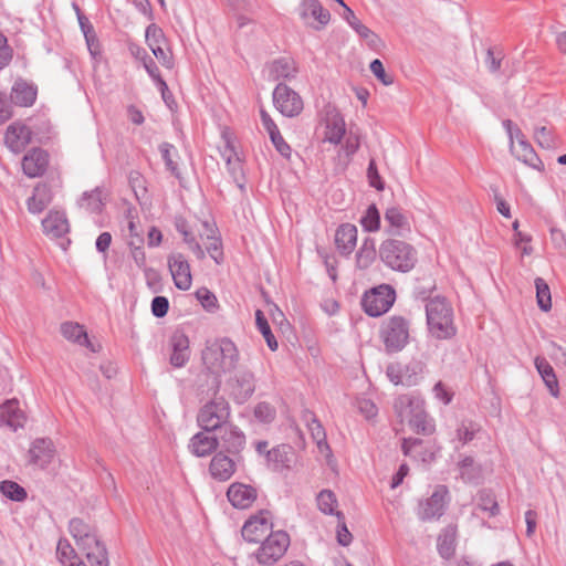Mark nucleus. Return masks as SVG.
<instances>
[{"label":"nucleus","instance_id":"38","mask_svg":"<svg viewBox=\"0 0 566 566\" xmlns=\"http://www.w3.org/2000/svg\"><path fill=\"white\" fill-rule=\"evenodd\" d=\"M316 501H317V506L322 513L328 514V515L335 514L337 516L338 521L345 520V516L342 512H339V511L335 512V506L337 505V499H336V495L334 494V492H332L331 490L321 491L316 497Z\"/></svg>","mask_w":566,"mask_h":566},{"label":"nucleus","instance_id":"26","mask_svg":"<svg viewBox=\"0 0 566 566\" xmlns=\"http://www.w3.org/2000/svg\"><path fill=\"white\" fill-rule=\"evenodd\" d=\"M24 421V412L19 408V401L17 399L7 400L0 406V426L6 424L17 430L23 427Z\"/></svg>","mask_w":566,"mask_h":566},{"label":"nucleus","instance_id":"43","mask_svg":"<svg viewBox=\"0 0 566 566\" xmlns=\"http://www.w3.org/2000/svg\"><path fill=\"white\" fill-rule=\"evenodd\" d=\"M80 206L88 212H99L104 206L102 190L97 187L90 192H84Z\"/></svg>","mask_w":566,"mask_h":566},{"label":"nucleus","instance_id":"25","mask_svg":"<svg viewBox=\"0 0 566 566\" xmlns=\"http://www.w3.org/2000/svg\"><path fill=\"white\" fill-rule=\"evenodd\" d=\"M188 448L196 457L203 458L210 455L219 448V439L203 430L190 439Z\"/></svg>","mask_w":566,"mask_h":566},{"label":"nucleus","instance_id":"17","mask_svg":"<svg viewBox=\"0 0 566 566\" xmlns=\"http://www.w3.org/2000/svg\"><path fill=\"white\" fill-rule=\"evenodd\" d=\"M229 502L235 509L244 510L250 507L258 497L254 486L241 482H233L227 491Z\"/></svg>","mask_w":566,"mask_h":566},{"label":"nucleus","instance_id":"61","mask_svg":"<svg viewBox=\"0 0 566 566\" xmlns=\"http://www.w3.org/2000/svg\"><path fill=\"white\" fill-rule=\"evenodd\" d=\"M271 142L274 145L275 149L284 157L290 158L291 156V147L282 137L280 130H274L272 135H270Z\"/></svg>","mask_w":566,"mask_h":566},{"label":"nucleus","instance_id":"9","mask_svg":"<svg viewBox=\"0 0 566 566\" xmlns=\"http://www.w3.org/2000/svg\"><path fill=\"white\" fill-rule=\"evenodd\" d=\"M276 109L286 117H295L303 111L302 97L284 83H279L273 91Z\"/></svg>","mask_w":566,"mask_h":566},{"label":"nucleus","instance_id":"6","mask_svg":"<svg viewBox=\"0 0 566 566\" xmlns=\"http://www.w3.org/2000/svg\"><path fill=\"white\" fill-rule=\"evenodd\" d=\"M230 405L222 396L214 395V398L205 403L197 416L198 426L207 431L213 432L229 424Z\"/></svg>","mask_w":566,"mask_h":566},{"label":"nucleus","instance_id":"34","mask_svg":"<svg viewBox=\"0 0 566 566\" xmlns=\"http://www.w3.org/2000/svg\"><path fill=\"white\" fill-rule=\"evenodd\" d=\"M455 528L447 526L442 530L437 539V547L440 556L450 559L455 553Z\"/></svg>","mask_w":566,"mask_h":566},{"label":"nucleus","instance_id":"15","mask_svg":"<svg viewBox=\"0 0 566 566\" xmlns=\"http://www.w3.org/2000/svg\"><path fill=\"white\" fill-rule=\"evenodd\" d=\"M168 268L177 289L187 291L191 286V273L188 260L182 253L176 252L168 256Z\"/></svg>","mask_w":566,"mask_h":566},{"label":"nucleus","instance_id":"10","mask_svg":"<svg viewBox=\"0 0 566 566\" xmlns=\"http://www.w3.org/2000/svg\"><path fill=\"white\" fill-rule=\"evenodd\" d=\"M230 396L237 403H244L255 391V377L249 369H241L227 380Z\"/></svg>","mask_w":566,"mask_h":566},{"label":"nucleus","instance_id":"52","mask_svg":"<svg viewBox=\"0 0 566 566\" xmlns=\"http://www.w3.org/2000/svg\"><path fill=\"white\" fill-rule=\"evenodd\" d=\"M145 36L149 49H154L156 45H163L166 42L163 30L155 23L147 27Z\"/></svg>","mask_w":566,"mask_h":566},{"label":"nucleus","instance_id":"5","mask_svg":"<svg viewBox=\"0 0 566 566\" xmlns=\"http://www.w3.org/2000/svg\"><path fill=\"white\" fill-rule=\"evenodd\" d=\"M379 337L388 354L401 352L410 342L411 323L402 315H391L381 322Z\"/></svg>","mask_w":566,"mask_h":566},{"label":"nucleus","instance_id":"32","mask_svg":"<svg viewBox=\"0 0 566 566\" xmlns=\"http://www.w3.org/2000/svg\"><path fill=\"white\" fill-rule=\"evenodd\" d=\"M302 420L306 423L312 438L316 442L318 449L323 451V449H329L326 440L325 430L316 418L315 413L308 409L303 410Z\"/></svg>","mask_w":566,"mask_h":566},{"label":"nucleus","instance_id":"62","mask_svg":"<svg viewBox=\"0 0 566 566\" xmlns=\"http://www.w3.org/2000/svg\"><path fill=\"white\" fill-rule=\"evenodd\" d=\"M156 59L161 63L163 66L167 69L174 67V60L170 50H166L163 45H156V48L150 49Z\"/></svg>","mask_w":566,"mask_h":566},{"label":"nucleus","instance_id":"14","mask_svg":"<svg viewBox=\"0 0 566 566\" xmlns=\"http://www.w3.org/2000/svg\"><path fill=\"white\" fill-rule=\"evenodd\" d=\"M240 460L241 458H230L223 451H218L209 463V472L214 480L226 482L235 473Z\"/></svg>","mask_w":566,"mask_h":566},{"label":"nucleus","instance_id":"31","mask_svg":"<svg viewBox=\"0 0 566 566\" xmlns=\"http://www.w3.org/2000/svg\"><path fill=\"white\" fill-rule=\"evenodd\" d=\"M343 18L348 22V24L358 33V35L367 41V44L371 49H376L380 43L379 36L371 31L368 27L363 24L354 11L349 7H345V11L343 13Z\"/></svg>","mask_w":566,"mask_h":566},{"label":"nucleus","instance_id":"42","mask_svg":"<svg viewBox=\"0 0 566 566\" xmlns=\"http://www.w3.org/2000/svg\"><path fill=\"white\" fill-rule=\"evenodd\" d=\"M255 323H256L258 329L263 335L269 348L271 350H276L277 346H279L277 342L271 331V327L269 325V322H268L264 313L261 310H256V312H255Z\"/></svg>","mask_w":566,"mask_h":566},{"label":"nucleus","instance_id":"1","mask_svg":"<svg viewBox=\"0 0 566 566\" xmlns=\"http://www.w3.org/2000/svg\"><path fill=\"white\" fill-rule=\"evenodd\" d=\"M240 353L237 345L228 337L207 340L201 350V361L207 374L212 376L210 390L218 395L223 375L237 369Z\"/></svg>","mask_w":566,"mask_h":566},{"label":"nucleus","instance_id":"21","mask_svg":"<svg viewBox=\"0 0 566 566\" xmlns=\"http://www.w3.org/2000/svg\"><path fill=\"white\" fill-rule=\"evenodd\" d=\"M49 165V155L42 148H32L22 159L23 172L30 177L35 178L42 176Z\"/></svg>","mask_w":566,"mask_h":566},{"label":"nucleus","instance_id":"13","mask_svg":"<svg viewBox=\"0 0 566 566\" xmlns=\"http://www.w3.org/2000/svg\"><path fill=\"white\" fill-rule=\"evenodd\" d=\"M449 491L446 485H438L431 496L420 503L419 517L423 521L439 518L446 509V497Z\"/></svg>","mask_w":566,"mask_h":566},{"label":"nucleus","instance_id":"35","mask_svg":"<svg viewBox=\"0 0 566 566\" xmlns=\"http://www.w3.org/2000/svg\"><path fill=\"white\" fill-rule=\"evenodd\" d=\"M516 157L518 160H522L534 169L539 171L544 170L543 161L539 159L532 145L525 139V136H522V139H518Z\"/></svg>","mask_w":566,"mask_h":566},{"label":"nucleus","instance_id":"58","mask_svg":"<svg viewBox=\"0 0 566 566\" xmlns=\"http://www.w3.org/2000/svg\"><path fill=\"white\" fill-rule=\"evenodd\" d=\"M369 69L371 73L380 81L384 85L388 86L394 83V77L386 73L384 64L380 60L375 59L371 61Z\"/></svg>","mask_w":566,"mask_h":566},{"label":"nucleus","instance_id":"60","mask_svg":"<svg viewBox=\"0 0 566 566\" xmlns=\"http://www.w3.org/2000/svg\"><path fill=\"white\" fill-rule=\"evenodd\" d=\"M169 310V301L166 296H155L151 301V313L157 318H163Z\"/></svg>","mask_w":566,"mask_h":566},{"label":"nucleus","instance_id":"59","mask_svg":"<svg viewBox=\"0 0 566 566\" xmlns=\"http://www.w3.org/2000/svg\"><path fill=\"white\" fill-rule=\"evenodd\" d=\"M368 182L375 189L381 191L385 189V182L378 172L375 159H370L367 168Z\"/></svg>","mask_w":566,"mask_h":566},{"label":"nucleus","instance_id":"63","mask_svg":"<svg viewBox=\"0 0 566 566\" xmlns=\"http://www.w3.org/2000/svg\"><path fill=\"white\" fill-rule=\"evenodd\" d=\"M56 554L61 562L76 558V552L67 541L60 539L56 547Z\"/></svg>","mask_w":566,"mask_h":566},{"label":"nucleus","instance_id":"53","mask_svg":"<svg viewBox=\"0 0 566 566\" xmlns=\"http://www.w3.org/2000/svg\"><path fill=\"white\" fill-rule=\"evenodd\" d=\"M227 167L233 181L238 185V187L243 188L244 176L240 158L235 156V158L232 159V157L229 156L227 158Z\"/></svg>","mask_w":566,"mask_h":566},{"label":"nucleus","instance_id":"4","mask_svg":"<svg viewBox=\"0 0 566 566\" xmlns=\"http://www.w3.org/2000/svg\"><path fill=\"white\" fill-rule=\"evenodd\" d=\"M427 324L430 334L437 339H451L457 334L453 310L446 298L434 297L426 304Z\"/></svg>","mask_w":566,"mask_h":566},{"label":"nucleus","instance_id":"16","mask_svg":"<svg viewBox=\"0 0 566 566\" xmlns=\"http://www.w3.org/2000/svg\"><path fill=\"white\" fill-rule=\"evenodd\" d=\"M31 140L32 130L27 125L14 122L7 127L4 144L12 153H22Z\"/></svg>","mask_w":566,"mask_h":566},{"label":"nucleus","instance_id":"22","mask_svg":"<svg viewBox=\"0 0 566 566\" xmlns=\"http://www.w3.org/2000/svg\"><path fill=\"white\" fill-rule=\"evenodd\" d=\"M301 18L305 21L313 19L317 24H312L315 30L324 29L329 20L331 13L325 9L318 0H303L301 3Z\"/></svg>","mask_w":566,"mask_h":566},{"label":"nucleus","instance_id":"45","mask_svg":"<svg viewBox=\"0 0 566 566\" xmlns=\"http://www.w3.org/2000/svg\"><path fill=\"white\" fill-rule=\"evenodd\" d=\"M478 507L489 512L490 516L499 514V504L494 493L491 490L483 489L478 493Z\"/></svg>","mask_w":566,"mask_h":566},{"label":"nucleus","instance_id":"55","mask_svg":"<svg viewBox=\"0 0 566 566\" xmlns=\"http://www.w3.org/2000/svg\"><path fill=\"white\" fill-rule=\"evenodd\" d=\"M207 239L209 242L206 244V250L211 259L214 260L217 264L222 263L223 261V251L220 238L214 235H208Z\"/></svg>","mask_w":566,"mask_h":566},{"label":"nucleus","instance_id":"37","mask_svg":"<svg viewBox=\"0 0 566 566\" xmlns=\"http://www.w3.org/2000/svg\"><path fill=\"white\" fill-rule=\"evenodd\" d=\"M62 335L74 343L83 346H90V338L84 327L77 323L65 322L61 325Z\"/></svg>","mask_w":566,"mask_h":566},{"label":"nucleus","instance_id":"18","mask_svg":"<svg viewBox=\"0 0 566 566\" xmlns=\"http://www.w3.org/2000/svg\"><path fill=\"white\" fill-rule=\"evenodd\" d=\"M54 455L55 448L49 438L35 439L29 449L30 463L40 469H45L52 462Z\"/></svg>","mask_w":566,"mask_h":566},{"label":"nucleus","instance_id":"33","mask_svg":"<svg viewBox=\"0 0 566 566\" xmlns=\"http://www.w3.org/2000/svg\"><path fill=\"white\" fill-rule=\"evenodd\" d=\"M535 367L553 397L559 396L558 380L554 368L544 357L535 358Z\"/></svg>","mask_w":566,"mask_h":566},{"label":"nucleus","instance_id":"64","mask_svg":"<svg viewBox=\"0 0 566 566\" xmlns=\"http://www.w3.org/2000/svg\"><path fill=\"white\" fill-rule=\"evenodd\" d=\"M103 544V542L99 541L96 531L84 537L83 539L76 542V545L78 549L83 551L84 554L88 553L90 551L97 547V545Z\"/></svg>","mask_w":566,"mask_h":566},{"label":"nucleus","instance_id":"51","mask_svg":"<svg viewBox=\"0 0 566 566\" xmlns=\"http://www.w3.org/2000/svg\"><path fill=\"white\" fill-rule=\"evenodd\" d=\"M478 431L479 428L473 422H462L455 431L457 439L464 446L474 439Z\"/></svg>","mask_w":566,"mask_h":566},{"label":"nucleus","instance_id":"29","mask_svg":"<svg viewBox=\"0 0 566 566\" xmlns=\"http://www.w3.org/2000/svg\"><path fill=\"white\" fill-rule=\"evenodd\" d=\"M357 241V228L350 223L338 227L335 233V243L338 251L348 255L353 252Z\"/></svg>","mask_w":566,"mask_h":566},{"label":"nucleus","instance_id":"48","mask_svg":"<svg viewBox=\"0 0 566 566\" xmlns=\"http://www.w3.org/2000/svg\"><path fill=\"white\" fill-rule=\"evenodd\" d=\"M69 531L76 543L95 532V528L85 523L82 518L74 517L69 523Z\"/></svg>","mask_w":566,"mask_h":566},{"label":"nucleus","instance_id":"12","mask_svg":"<svg viewBox=\"0 0 566 566\" xmlns=\"http://www.w3.org/2000/svg\"><path fill=\"white\" fill-rule=\"evenodd\" d=\"M220 432L218 437L219 447H221L220 451L241 458L240 453L245 447L244 433L231 423L220 429Z\"/></svg>","mask_w":566,"mask_h":566},{"label":"nucleus","instance_id":"56","mask_svg":"<svg viewBox=\"0 0 566 566\" xmlns=\"http://www.w3.org/2000/svg\"><path fill=\"white\" fill-rule=\"evenodd\" d=\"M534 137L542 148L551 149L555 147V137L552 130L545 126L536 128L534 132Z\"/></svg>","mask_w":566,"mask_h":566},{"label":"nucleus","instance_id":"27","mask_svg":"<svg viewBox=\"0 0 566 566\" xmlns=\"http://www.w3.org/2000/svg\"><path fill=\"white\" fill-rule=\"evenodd\" d=\"M266 460L275 471L289 469L294 460V450L290 444H280L266 451Z\"/></svg>","mask_w":566,"mask_h":566},{"label":"nucleus","instance_id":"47","mask_svg":"<svg viewBox=\"0 0 566 566\" xmlns=\"http://www.w3.org/2000/svg\"><path fill=\"white\" fill-rule=\"evenodd\" d=\"M363 228L368 232H374L380 228V213L376 205H370L360 219Z\"/></svg>","mask_w":566,"mask_h":566},{"label":"nucleus","instance_id":"50","mask_svg":"<svg viewBox=\"0 0 566 566\" xmlns=\"http://www.w3.org/2000/svg\"><path fill=\"white\" fill-rule=\"evenodd\" d=\"M85 557L91 566H109L108 553L104 543L86 553Z\"/></svg>","mask_w":566,"mask_h":566},{"label":"nucleus","instance_id":"49","mask_svg":"<svg viewBox=\"0 0 566 566\" xmlns=\"http://www.w3.org/2000/svg\"><path fill=\"white\" fill-rule=\"evenodd\" d=\"M325 139L332 144H339L345 135V124L342 118H335L326 126Z\"/></svg>","mask_w":566,"mask_h":566},{"label":"nucleus","instance_id":"46","mask_svg":"<svg viewBox=\"0 0 566 566\" xmlns=\"http://www.w3.org/2000/svg\"><path fill=\"white\" fill-rule=\"evenodd\" d=\"M385 220L395 229L409 230L408 219L398 207L388 208L385 212Z\"/></svg>","mask_w":566,"mask_h":566},{"label":"nucleus","instance_id":"57","mask_svg":"<svg viewBox=\"0 0 566 566\" xmlns=\"http://www.w3.org/2000/svg\"><path fill=\"white\" fill-rule=\"evenodd\" d=\"M196 296L201 305L209 312H213L218 306L216 295L206 287H201L196 292Z\"/></svg>","mask_w":566,"mask_h":566},{"label":"nucleus","instance_id":"7","mask_svg":"<svg viewBox=\"0 0 566 566\" xmlns=\"http://www.w3.org/2000/svg\"><path fill=\"white\" fill-rule=\"evenodd\" d=\"M396 292L388 284H380L365 292L361 306L365 313L371 317H378L387 313L394 305Z\"/></svg>","mask_w":566,"mask_h":566},{"label":"nucleus","instance_id":"19","mask_svg":"<svg viewBox=\"0 0 566 566\" xmlns=\"http://www.w3.org/2000/svg\"><path fill=\"white\" fill-rule=\"evenodd\" d=\"M36 96L38 86L19 77L11 87L10 102L20 107H30L35 103Z\"/></svg>","mask_w":566,"mask_h":566},{"label":"nucleus","instance_id":"39","mask_svg":"<svg viewBox=\"0 0 566 566\" xmlns=\"http://www.w3.org/2000/svg\"><path fill=\"white\" fill-rule=\"evenodd\" d=\"M159 151L165 161L166 169L169 170L177 179H181V172L174 159L175 157H178L177 148L172 144L164 142L159 145Z\"/></svg>","mask_w":566,"mask_h":566},{"label":"nucleus","instance_id":"28","mask_svg":"<svg viewBox=\"0 0 566 566\" xmlns=\"http://www.w3.org/2000/svg\"><path fill=\"white\" fill-rule=\"evenodd\" d=\"M52 199L51 187L46 184H38L27 201L29 212L33 214L41 213L52 202Z\"/></svg>","mask_w":566,"mask_h":566},{"label":"nucleus","instance_id":"23","mask_svg":"<svg viewBox=\"0 0 566 566\" xmlns=\"http://www.w3.org/2000/svg\"><path fill=\"white\" fill-rule=\"evenodd\" d=\"M420 369L419 363L407 366L392 363L387 366L386 374L389 380L395 385L412 386L417 382V374Z\"/></svg>","mask_w":566,"mask_h":566},{"label":"nucleus","instance_id":"3","mask_svg":"<svg viewBox=\"0 0 566 566\" xmlns=\"http://www.w3.org/2000/svg\"><path fill=\"white\" fill-rule=\"evenodd\" d=\"M395 411L401 421L408 420L410 428L423 436L434 431V423L423 409V401L411 395L399 396L394 403Z\"/></svg>","mask_w":566,"mask_h":566},{"label":"nucleus","instance_id":"20","mask_svg":"<svg viewBox=\"0 0 566 566\" xmlns=\"http://www.w3.org/2000/svg\"><path fill=\"white\" fill-rule=\"evenodd\" d=\"M171 354L169 361L175 368L184 367L190 358L189 338L182 331H175L169 339Z\"/></svg>","mask_w":566,"mask_h":566},{"label":"nucleus","instance_id":"36","mask_svg":"<svg viewBox=\"0 0 566 566\" xmlns=\"http://www.w3.org/2000/svg\"><path fill=\"white\" fill-rule=\"evenodd\" d=\"M458 469L460 472V478L465 483H478L481 479L482 469L470 455L464 457L461 461L458 462Z\"/></svg>","mask_w":566,"mask_h":566},{"label":"nucleus","instance_id":"30","mask_svg":"<svg viewBox=\"0 0 566 566\" xmlns=\"http://www.w3.org/2000/svg\"><path fill=\"white\" fill-rule=\"evenodd\" d=\"M269 76L272 81L291 80L295 77L297 67L293 59L280 57L268 64Z\"/></svg>","mask_w":566,"mask_h":566},{"label":"nucleus","instance_id":"8","mask_svg":"<svg viewBox=\"0 0 566 566\" xmlns=\"http://www.w3.org/2000/svg\"><path fill=\"white\" fill-rule=\"evenodd\" d=\"M289 546L290 536L286 532H270V534L261 541V546L255 553V558L262 565H272L285 554Z\"/></svg>","mask_w":566,"mask_h":566},{"label":"nucleus","instance_id":"54","mask_svg":"<svg viewBox=\"0 0 566 566\" xmlns=\"http://www.w3.org/2000/svg\"><path fill=\"white\" fill-rule=\"evenodd\" d=\"M276 410L269 402H259L254 408V417L264 423H270L275 419Z\"/></svg>","mask_w":566,"mask_h":566},{"label":"nucleus","instance_id":"2","mask_svg":"<svg viewBox=\"0 0 566 566\" xmlns=\"http://www.w3.org/2000/svg\"><path fill=\"white\" fill-rule=\"evenodd\" d=\"M379 256L386 266L402 273L411 271L418 262L416 248L398 239L382 241L379 247Z\"/></svg>","mask_w":566,"mask_h":566},{"label":"nucleus","instance_id":"11","mask_svg":"<svg viewBox=\"0 0 566 566\" xmlns=\"http://www.w3.org/2000/svg\"><path fill=\"white\" fill-rule=\"evenodd\" d=\"M269 516V511H260L258 514L250 516L242 526V537L250 543L263 541L270 532H273V524Z\"/></svg>","mask_w":566,"mask_h":566},{"label":"nucleus","instance_id":"24","mask_svg":"<svg viewBox=\"0 0 566 566\" xmlns=\"http://www.w3.org/2000/svg\"><path fill=\"white\" fill-rule=\"evenodd\" d=\"M43 232L53 239L64 237L70 231V223L65 212L59 210H50L42 220Z\"/></svg>","mask_w":566,"mask_h":566},{"label":"nucleus","instance_id":"44","mask_svg":"<svg viewBox=\"0 0 566 566\" xmlns=\"http://www.w3.org/2000/svg\"><path fill=\"white\" fill-rule=\"evenodd\" d=\"M535 289L538 307L544 312H548L552 308V296L548 284L544 279L536 277Z\"/></svg>","mask_w":566,"mask_h":566},{"label":"nucleus","instance_id":"40","mask_svg":"<svg viewBox=\"0 0 566 566\" xmlns=\"http://www.w3.org/2000/svg\"><path fill=\"white\" fill-rule=\"evenodd\" d=\"M377 251L374 239L367 238L356 254V262L359 269H367L375 261Z\"/></svg>","mask_w":566,"mask_h":566},{"label":"nucleus","instance_id":"41","mask_svg":"<svg viewBox=\"0 0 566 566\" xmlns=\"http://www.w3.org/2000/svg\"><path fill=\"white\" fill-rule=\"evenodd\" d=\"M0 492L11 501L22 502L28 497L23 486L11 480L0 482Z\"/></svg>","mask_w":566,"mask_h":566}]
</instances>
